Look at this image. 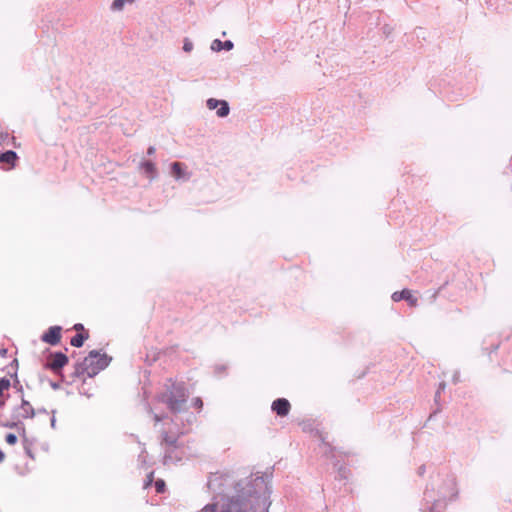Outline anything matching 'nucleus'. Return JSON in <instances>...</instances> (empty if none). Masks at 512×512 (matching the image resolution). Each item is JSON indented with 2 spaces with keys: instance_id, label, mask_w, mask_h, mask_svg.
Segmentation results:
<instances>
[{
  "instance_id": "nucleus-1",
  "label": "nucleus",
  "mask_w": 512,
  "mask_h": 512,
  "mask_svg": "<svg viewBox=\"0 0 512 512\" xmlns=\"http://www.w3.org/2000/svg\"><path fill=\"white\" fill-rule=\"evenodd\" d=\"M234 490L235 495L221 499L219 512H268L271 505L268 476L241 479Z\"/></svg>"
},
{
  "instance_id": "nucleus-2",
  "label": "nucleus",
  "mask_w": 512,
  "mask_h": 512,
  "mask_svg": "<svg viewBox=\"0 0 512 512\" xmlns=\"http://www.w3.org/2000/svg\"><path fill=\"white\" fill-rule=\"evenodd\" d=\"M156 399L165 404L170 412L176 414L185 410L188 391L183 382L168 379L164 390L157 394Z\"/></svg>"
},
{
  "instance_id": "nucleus-3",
  "label": "nucleus",
  "mask_w": 512,
  "mask_h": 512,
  "mask_svg": "<svg viewBox=\"0 0 512 512\" xmlns=\"http://www.w3.org/2000/svg\"><path fill=\"white\" fill-rule=\"evenodd\" d=\"M111 357L107 354H100L97 350H92L82 361L74 364L72 377L81 378L84 375L94 377L100 371L104 370L110 363Z\"/></svg>"
},
{
  "instance_id": "nucleus-4",
  "label": "nucleus",
  "mask_w": 512,
  "mask_h": 512,
  "mask_svg": "<svg viewBox=\"0 0 512 512\" xmlns=\"http://www.w3.org/2000/svg\"><path fill=\"white\" fill-rule=\"evenodd\" d=\"M161 446L164 449V464L181 461V455H173V447H182L179 443V436L167 431L161 432Z\"/></svg>"
},
{
  "instance_id": "nucleus-5",
  "label": "nucleus",
  "mask_w": 512,
  "mask_h": 512,
  "mask_svg": "<svg viewBox=\"0 0 512 512\" xmlns=\"http://www.w3.org/2000/svg\"><path fill=\"white\" fill-rule=\"evenodd\" d=\"M69 363V358L63 352H51L44 367L64 379L62 369Z\"/></svg>"
},
{
  "instance_id": "nucleus-6",
  "label": "nucleus",
  "mask_w": 512,
  "mask_h": 512,
  "mask_svg": "<svg viewBox=\"0 0 512 512\" xmlns=\"http://www.w3.org/2000/svg\"><path fill=\"white\" fill-rule=\"evenodd\" d=\"M61 326H51L49 327L40 337L41 341L47 343L49 345L55 346L61 341Z\"/></svg>"
},
{
  "instance_id": "nucleus-7",
  "label": "nucleus",
  "mask_w": 512,
  "mask_h": 512,
  "mask_svg": "<svg viewBox=\"0 0 512 512\" xmlns=\"http://www.w3.org/2000/svg\"><path fill=\"white\" fill-rule=\"evenodd\" d=\"M15 412L17 413V415L14 416L15 419L33 418L36 414V411L33 408V406L28 400L24 398V396L21 397V405L15 408Z\"/></svg>"
},
{
  "instance_id": "nucleus-8",
  "label": "nucleus",
  "mask_w": 512,
  "mask_h": 512,
  "mask_svg": "<svg viewBox=\"0 0 512 512\" xmlns=\"http://www.w3.org/2000/svg\"><path fill=\"white\" fill-rule=\"evenodd\" d=\"M19 157L17 153L13 150H7L3 153H0V168L5 170H10L16 166V162Z\"/></svg>"
},
{
  "instance_id": "nucleus-9",
  "label": "nucleus",
  "mask_w": 512,
  "mask_h": 512,
  "mask_svg": "<svg viewBox=\"0 0 512 512\" xmlns=\"http://www.w3.org/2000/svg\"><path fill=\"white\" fill-rule=\"evenodd\" d=\"M291 409L290 402L286 398H277L272 402L271 410L280 417H285Z\"/></svg>"
},
{
  "instance_id": "nucleus-10",
  "label": "nucleus",
  "mask_w": 512,
  "mask_h": 512,
  "mask_svg": "<svg viewBox=\"0 0 512 512\" xmlns=\"http://www.w3.org/2000/svg\"><path fill=\"white\" fill-rule=\"evenodd\" d=\"M392 300L395 302L405 300L409 303L410 306L417 305V298L413 297L411 291L408 289H403L402 291H396L392 294Z\"/></svg>"
},
{
  "instance_id": "nucleus-11",
  "label": "nucleus",
  "mask_w": 512,
  "mask_h": 512,
  "mask_svg": "<svg viewBox=\"0 0 512 512\" xmlns=\"http://www.w3.org/2000/svg\"><path fill=\"white\" fill-rule=\"evenodd\" d=\"M139 168L144 172V174L150 178L154 179L157 177V168L152 161L143 160L139 164Z\"/></svg>"
},
{
  "instance_id": "nucleus-12",
  "label": "nucleus",
  "mask_w": 512,
  "mask_h": 512,
  "mask_svg": "<svg viewBox=\"0 0 512 512\" xmlns=\"http://www.w3.org/2000/svg\"><path fill=\"white\" fill-rule=\"evenodd\" d=\"M171 173L176 179H188L187 173L184 169V164L180 162H173L171 164Z\"/></svg>"
},
{
  "instance_id": "nucleus-13",
  "label": "nucleus",
  "mask_w": 512,
  "mask_h": 512,
  "mask_svg": "<svg viewBox=\"0 0 512 512\" xmlns=\"http://www.w3.org/2000/svg\"><path fill=\"white\" fill-rule=\"evenodd\" d=\"M233 47H234V44L231 40H226V41L222 42L219 39H215V40H213V42L211 44V49L214 51H221V50L230 51L233 49Z\"/></svg>"
},
{
  "instance_id": "nucleus-14",
  "label": "nucleus",
  "mask_w": 512,
  "mask_h": 512,
  "mask_svg": "<svg viewBox=\"0 0 512 512\" xmlns=\"http://www.w3.org/2000/svg\"><path fill=\"white\" fill-rule=\"evenodd\" d=\"M89 338V333L88 331H84V332H81V333H77L76 335H74L71 340H70V344L73 346V347H76V348H80L83 346L84 342Z\"/></svg>"
},
{
  "instance_id": "nucleus-15",
  "label": "nucleus",
  "mask_w": 512,
  "mask_h": 512,
  "mask_svg": "<svg viewBox=\"0 0 512 512\" xmlns=\"http://www.w3.org/2000/svg\"><path fill=\"white\" fill-rule=\"evenodd\" d=\"M222 475L215 473L212 474L207 482V486L211 491L216 492L217 489L222 485Z\"/></svg>"
},
{
  "instance_id": "nucleus-16",
  "label": "nucleus",
  "mask_w": 512,
  "mask_h": 512,
  "mask_svg": "<svg viewBox=\"0 0 512 512\" xmlns=\"http://www.w3.org/2000/svg\"><path fill=\"white\" fill-rule=\"evenodd\" d=\"M11 386L9 379L3 377L0 378V408L5 406V399L3 398L4 391L8 390Z\"/></svg>"
},
{
  "instance_id": "nucleus-17",
  "label": "nucleus",
  "mask_w": 512,
  "mask_h": 512,
  "mask_svg": "<svg viewBox=\"0 0 512 512\" xmlns=\"http://www.w3.org/2000/svg\"><path fill=\"white\" fill-rule=\"evenodd\" d=\"M219 106H220V108L216 112L217 116L221 117V118L228 116V114L230 112V107H229L228 102L225 100H221V103Z\"/></svg>"
},
{
  "instance_id": "nucleus-18",
  "label": "nucleus",
  "mask_w": 512,
  "mask_h": 512,
  "mask_svg": "<svg viewBox=\"0 0 512 512\" xmlns=\"http://www.w3.org/2000/svg\"><path fill=\"white\" fill-rule=\"evenodd\" d=\"M134 0H114L111 4L112 11H121L126 2L132 3Z\"/></svg>"
},
{
  "instance_id": "nucleus-19",
  "label": "nucleus",
  "mask_w": 512,
  "mask_h": 512,
  "mask_svg": "<svg viewBox=\"0 0 512 512\" xmlns=\"http://www.w3.org/2000/svg\"><path fill=\"white\" fill-rule=\"evenodd\" d=\"M220 103H221V100H217L215 98H209L206 102V105L209 110H214L220 105Z\"/></svg>"
},
{
  "instance_id": "nucleus-20",
  "label": "nucleus",
  "mask_w": 512,
  "mask_h": 512,
  "mask_svg": "<svg viewBox=\"0 0 512 512\" xmlns=\"http://www.w3.org/2000/svg\"><path fill=\"white\" fill-rule=\"evenodd\" d=\"M183 50L187 53L193 50V43L189 38H185L183 41Z\"/></svg>"
},
{
  "instance_id": "nucleus-21",
  "label": "nucleus",
  "mask_w": 512,
  "mask_h": 512,
  "mask_svg": "<svg viewBox=\"0 0 512 512\" xmlns=\"http://www.w3.org/2000/svg\"><path fill=\"white\" fill-rule=\"evenodd\" d=\"M14 377H15V379H14L13 387L17 390V392H19L21 394V397H22L23 396V387L17 378L16 372L14 373Z\"/></svg>"
},
{
  "instance_id": "nucleus-22",
  "label": "nucleus",
  "mask_w": 512,
  "mask_h": 512,
  "mask_svg": "<svg viewBox=\"0 0 512 512\" xmlns=\"http://www.w3.org/2000/svg\"><path fill=\"white\" fill-rule=\"evenodd\" d=\"M217 506L218 504L216 503H213V504H207L205 505L200 512H219L217 510Z\"/></svg>"
},
{
  "instance_id": "nucleus-23",
  "label": "nucleus",
  "mask_w": 512,
  "mask_h": 512,
  "mask_svg": "<svg viewBox=\"0 0 512 512\" xmlns=\"http://www.w3.org/2000/svg\"><path fill=\"white\" fill-rule=\"evenodd\" d=\"M155 489L157 493H163L165 490V482L159 479L155 482Z\"/></svg>"
},
{
  "instance_id": "nucleus-24",
  "label": "nucleus",
  "mask_w": 512,
  "mask_h": 512,
  "mask_svg": "<svg viewBox=\"0 0 512 512\" xmlns=\"http://www.w3.org/2000/svg\"><path fill=\"white\" fill-rule=\"evenodd\" d=\"M5 440L6 442L9 444V445H14L17 443V436L13 433H8L5 437Z\"/></svg>"
},
{
  "instance_id": "nucleus-25",
  "label": "nucleus",
  "mask_w": 512,
  "mask_h": 512,
  "mask_svg": "<svg viewBox=\"0 0 512 512\" xmlns=\"http://www.w3.org/2000/svg\"><path fill=\"white\" fill-rule=\"evenodd\" d=\"M382 32L386 37H389L393 32V28L389 25H384L382 27Z\"/></svg>"
},
{
  "instance_id": "nucleus-26",
  "label": "nucleus",
  "mask_w": 512,
  "mask_h": 512,
  "mask_svg": "<svg viewBox=\"0 0 512 512\" xmlns=\"http://www.w3.org/2000/svg\"><path fill=\"white\" fill-rule=\"evenodd\" d=\"M446 384L444 382H441L439 384V387L435 393V400H437L440 397V394L442 391H444Z\"/></svg>"
},
{
  "instance_id": "nucleus-27",
  "label": "nucleus",
  "mask_w": 512,
  "mask_h": 512,
  "mask_svg": "<svg viewBox=\"0 0 512 512\" xmlns=\"http://www.w3.org/2000/svg\"><path fill=\"white\" fill-rule=\"evenodd\" d=\"M193 406L198 408V409H201L203 407V401L201 398L199 397H196L193 399Z\"/></svg>"
},
{
  "instance_id": "nucleus-28",
  "label": "nucleus",
  "mask_w": 512,
  "mask_h": 512,
  "mask_svg": "<svg viewBox=\"0 0 512 512\" xmlns=\"http://www.w3.org/2000/svg\"><path fill=\"white\" fill-rule=\"evenodd\" d=\"M73 329H74L75 331H77V333H81V332L86 331V330H85V328H84V326H83V324H81V323H77V324H75V325H74V327H73Z\"/></svg>"
},
{
  "instance_id": "nucleus-29",
  "label": "nucleus",
  "mask_w": 512,
  "mask_h": 512,
  "mask_svg": "<svg viewBox=\"0 0 512 512\" xmlns=\"http://www.w3.org/2000/svg\"><path fill=\"white\" fill-rule=\"evenodd\" d=\"M173 455H181L183 457V451L181 450L182 447H173Z\"/></svg>"
},
{
  "instance_id": "nucleus-30",
  "label": "nucleus",
  "mask_w": 512,
  "mask_h": 512,
  "mask_svg": "<svg viewBox=\"0 0 512 512\" xmlns=\"http://www.w3.org/2000/svg\"><path fill=\"white\" fill-rule=\"evenodd\" d=\"M346 472H347V469L345 467H341L338 471V474L341 478H346Z\"/></svg>"
},
{
  "instance_id": "nucleus-31",
  "label": "nucleus",
  "mask_w": 512,
  "mask_h": 512,
  "mask_svg": "<svg viewBox=\"0 0 512 512\" xmlns=\"http://www.w3.org/2000/svg\"><path fill=\"white\" fill-rule=\"evenodd\" d=\"M165 417H166V416L158 415V414H154V415H153V418H154L155 423H158V422L162 421Z\"/></svg>"
},
{
  "instance_id": "nucleus-32",
  "label": "nucleus",
  "mask_w": 512,
  "mask_h": 512,
  "mask_svg": "<svg viewBox=\"0 0 512 512\" xmlns=\"http://www.w3.org/2000/svg\"><path fill=\"white\" fill-rule=\"evenodd\" d=\"M155 152H156V149H155V147H154V146H150V147H148V149H147V155L152 156V155H154V154H155Z\"/></svg>"
},
{
  "instance_id": "nucleus-33",
  "label": "nucleus",
  "mask_w": 512,
  "mask_h": 512,
  "mask_svg": "<svg viewBox=\"0 0 512 512\" xmlns=\"http://www.w3.org/2000/svg\"><path fill=\"white\" fill-rule=\"evenodd\" d=\"M425 471H426L425 465H421V466L418 468V471H417V472H418V475H419V476H422V475H424Z\"/></svg>"
},
{
  "instance_id": "nucleus-34",
  "label": "nucleus",
  "mask_w": 512,
  "mask_h": 512,
  "mask_svg": "<svg viewBox=\"0 0 512 512\" xmlns=\"http://www.w3.org/2000/svg\"><path fill=\"white\" fill-rule=\"evenodd\" d=\"M50 386H51V388H52L53 390H58V389H60V385H59V383H57V382H53V381H52V382H50Z\"/></svg>"
},
{
  "instance_id": "nucleus-35",
  "label": "nucleus",
  "mask_w": 512,
  "mask_h": 512,
  "mask_svg": "<svg viewBox=\"0 0 512 512\" xmlns=\"http://www.w3.org/2000/svg\"><path fill=\"white\" fill-rule=\"evenodd\" d=\"M3 426L9 427V428H15V427L18 426V423L17 422H11V423L3 424Z\"/></svg>"
},
{
  "instance_id": "nucleus-36",
  "label": "nucleus",
  "mask_w": 512,
  "mask_h": 512,
  "mask_svg": "<svg viewBox=\"0 0 512 512\" xmlns=\"http://www.w3.org/2000/svg\"><path fill=\"white\" fill-rule=\"evenodd\" d=\"M52 413H53V416L51 418V427L55 428V426H56V419H55V416H54L55 411L53 410Z\"/></svg>"
},
{
  "instance_id": "nucleus-37",
  "label": "nucleus",
  "mask_w": 512,
  "mask_h": 512,
  "mask_svg": "<svg viewBox=\"0 0 512 512\" xmlns=\"http://www.w3.org/2000/svg\"><path fill=\"white\" fill-rule=\"evenodd\" d=\"M24 449L26 451V453L30 456V457H33L32 454H31V450L30 448L28 447V445L24 444Z\"/></svg>"
},
{
  "instance_id": "nucleus-38",
  "label": "nucleus",
  "mask_w": 512,
  "mask_h": 512,
  "mask_svg": "<svg viewBox=\"0 0 512 512\" xmlns=\"http://www.w3.org/2000/svg\"><path fill=\"white\" fill-rule=\"evenodd\" d=\"M6 354H7V349H5V348L0 349V355H1L2 357H5V356H6Z\"/></svg>"
},
{
  "instance_id": "nucleus-39",
  "label": "nucleus",
  "mask_w": 512,
  "mask_h": 512,
  "mask_svg": "<svg viewBox=\"0 0 512 512\" xmlns=\"http://www.w3.org/2000/svg\"><path fill=\"white\" fill-rule=\"evenodd\" d=\"M38 413L48 414V411L45 408H39L37 410Z\"/></svg>"
},
{
  "instance_id": "nucleus-40",
  "label": "nucleus",
  "mask_w": 512,
  "mask_h": 512,
  "mask_svg": "<svg viewBox=\"0 0 512 512\" xmlns=\"http://www.w3.org/2000/svg\"><path fill=\"white\" fill-rule=\"evenodd\" d=\"M4 453L0 450V463L4 460Z\"/></svg>"
},
{
  "instance_id": "nucleus-41",
  "label": "nucleus",
  "mask_w": 512,
  "mask_h": 512,
  "mask_svg": "<svg viewBox=\"0 0 512 512\" xmlns=\"http://www.w3.org/2000/svg\"><path fill=\"white\" fill-rule=\"evenodd\" d=\"M15 365L16 368L18 367V361L16 359L13 360V362L11 363V366Z\"/></svg>"
},
{
  "instance_id": "nucleus-42",
  "label": "nucleus",
  "mask_w": 512,
  "mask_h": 512,
  "mask_svg": "<svg viewBox=\"0 0 512 512\" xmlns=\"http://www.w3.org/2000/svg\"><path fill=\"white\" fill-rule=\"evenodd\" d=\"M432 510H433V507L430 509V512H432Z\"/></svg>"
}]
</instances>
